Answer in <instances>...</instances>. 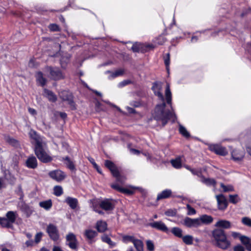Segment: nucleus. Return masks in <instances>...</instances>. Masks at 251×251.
<instances>
[{
	"instance_id": "57",
	"label": "nucleus",
	"mask_w": 251,
	"mask_h": 251,
	"mask_svg": "<svg viewBox=\"0 0 251 251\" xmlns=\"http://www.w3.org/2000/svg\"><path fill=\"white\" fill-rule=\"evenodd\" d=\"M234 251H245L244 248L241 245L235 246L233 248Z\"/></svg>"
},
{
	"instance_id": "33",
	"label": "nucleus",
	"mask_w": 251,
	"mask_h": 251,
	"mask_svg": "<svg viewBox=\"0 0 251 251\" xmlns=\"http://www.w3.org/2000/svg\"><path fill=\"white\" fill-rule=\"evenodd\" d=\"M4 176L5 179L10 184L12 185L15 184L16 181V178L14 175H13L10 172H8L7 173H5Z\"/></svg>"
},
{
	"instance_id": "22",
	"label": "nucleus",
	"mask_w": 251,
	"mask_h": 251,
	"mask_svg": "<svg viewBox=\"0 0 251 251\" xmlns=\"http://www.w3.org/2000/svg\"><path fill=\"white\" fill-rule=\"evenodd\" d=\"M70 208L72 209H75L78 204V201L77 199L71 197H67L64 201Z\"/></svg>"
},
{
	"instance_id": "48",
	"label": "nucleus",
	"mask_w": 251,
	"mask_h": 251,
	"mask_svg": "<svg viewBox=\"0 0 251 251\" xmlns=\"http://www.w3.org/2000/svg\"><path fill=\"white\" fill-rule=\"evenodd\" d=\"M147 249L149 251H153L154 250V246L153 242L151 240H147L146 241Z\"/></svg>"
},
{
	"instance_id": "7",
	"label": "nucleus",
	"mask_w": 251,
	"mask_h": 251,
	"mask_svg": "<svg viewBox=\"0 0 251 251\" xmlns=\"http://www.w3.org/2000/svg\"><path fill=\"white\" fill-rule=\"evenodd\" d=\"M66 245L68 246L71 249L77 251L78 248V242L75 235L69 232L66 236Z\"/></svg>"
},
{
	"instance_id": "59",
	"label": "nucleus",
	"mask_w": 251,
	"mask_h": 251,
	"mask_svg": "<svg viewBox=\"0 0 251 251\" xmlns=\"http://www.w3.org/2000/svg\"><path fill=\"white\" fill-rule=\"evenodd\" d=\"M69 36L74 40H77V36H78L77 34H75L74 32H70L69 33Z\"/></svg>"
},
{
	"instance_id": "23",
	"label": "nucleus",
	"mask_w": 251,
	"mask_h": 251,
	"mask_svg": "<svg viewBox=\"0 0 251 251\" xmlns=\"http://www.w3.org/2000/svg\"><path fill=\"white\" fill-rule=\"evenodd\" d=\"M198 220L200 223V226L202 224L209 225L213 221L212 216L206 214L201 215L200 218H198Z\"/></svg>"
},
{
	"instance_id": "2",
	"label": "nucleus",
	"mask_w": 251,
	"mask_h": 251,
	"mask_svg": "<svg viewBox=\"0 0 251 251\" xmlns=\"http://www.w3.org/2000/svg\"><path fill=\"white\" fill-rule=\"evenodd\" d=\"M212 237L216 247L223 250H226L230 246V242L227 240L223 229L219 228L214 229L212 231Z\"/></svg>"
},
{
	"instance_id": "49",
	"label": "nucleus",
	"mask_w": 251,
	"mask_h": 251,
	"mask_svg": "<svg viewBox=\"0 0 251 251\" xmlns=\"http://www.w3.org/2000/svg\"><path fill=\"white\" fill-rule=\"evenodd\" d=\"M242 223L249 227H251V219L247 217H243L242 219Z\"/></svg>"
},
{
	"instance_id": "38",
	"label": "nucleus",
	"mask_w": 251,
	"mask_h": 251,
	"mask_svg": "<svg viewBox=\"0 0 251 251\" xmlns=\"http://www.w3.org/2000/svg\"><path fill=\"white\" fill-rule=\"evenodd\" d=\"M171 163L172 165L176 169H180L182 167V164L180 158L172 159L171 161Z\"/></svg>"
},
{
	"instance_id": "29",
	"label": "nucleus",
	"mask_w": 251,
	"mask_h": 251,
	"mask_svg": "<svg viewBox=\"0 0 251 251\" xmlns=\"http://www.w3.org/2000/svg\"><path fill=\"white\" fill-rule=\"evenodd\" d=\"M201 182L208 186L215 187L216 181L213 178H205L203 176H201Z\"/></svg>"
},
{
	"instance_id": "45",
	"label": "nucleus",
	"mask_w": 251,
	"mask_h": 251,
	"mask_svg": "<svg viewBox=\"0 0 251 251\" xmlns=\"http://www.w3.org/2000/svg\"><path fill=\"white\" fill-rule=\"evenodd\" d=\"M165 215L169 217H175L176 214V209H169L165 212Z\"/></svg>"
},
{
	"instance_id": "1",
	"label": "nucleus",
	"mask_w": 251,
	"mask_h": 251,
	"mask_svg": "<svg viewBox=\"0 0 251 251\" xmlns=\"http://www.w3.org/2000/svg\"><path fill=\"white\" fill-rule=\"evenodd\" d=\"M157 82H154L152 87V90L154 91L155 95L162 101V103L156 105L154 112L152 113L153 118L156 121H160L162 125L164 126L167 124L169 120H171L172 123H175L176 120V116L174 110L172 107V93L170 88V85L167 84L165 90V96L166 103L169 106L170 108H167L166 104L164 101V98L162 93L158 91H156V89H159Z\"/></svg>"
},
{
	"instance_id": "8",
	"label": "nucleus",
	"mask_w": 251,
	"mask_h": 251,
	"mask_svg": "<svg viewBox=\"0 0 251 251\" xmlns=\"http://www.w3.org/2000/svg\"><path fill=\"white\" fill-rule=\"evenodd\" d=\"M46 232L52 241L55 242L59 240V232L56 225L53 224H49L47 226Z\"/></svg>"
},
{
	"instance_id": "21",
	"label": "nucleus",
	"mask_w": 251,
	"mask_h": 251,
	"mask_svg": "<svg viewBox=\"0 0 251 251\" xmlns=\"http://www.w3.org/2000/svg\"><path fill=\"white\" fill-rule=\"evenodd\" d=\"M231 223L226 220H219L215 224V226L220 229H229L231 227Z\"/></svg>"
},
{
	"instance_id": "53",
	"label": "nucleus",
	"mask_w": 251,
	"mask_h": 251,
	"mask_svg": "<svg viewBox=\"0 0 251 251\" xmlns=\"http://www.w3.org/2000/svg\"><path fill=\"white\" fill-rule=\"evenodd\" d=\"M141 45L138 44H134L131 47V50L133 52H139L141 51Z\"/></svg>"
},
{
	"instance_id": "40",
	"label": "nucleus",
	"mask_w": 251,
	"mask_h": 251,
	"mask_svg": "<svg viewBox=\"0 0 251 251\" xmlns=\"http://www.w3.org/2000/svg\"><path fill=\"white\" fill-rule=\"evenodd\" d=\"M63 193V189L60 186H55L53 188V194L57 197L60 196Z\"/></svg>"
},
{
	"instance_id": "30",
	"label": "nucleus",
	"mask_w": 251,
	"mask_h": 251,
	"mask_svg": "<svg viewBox=\"0 0 251 251\" xmlns=\"http://www.w3.org/2000/svg\"><path fill=\"white\" fill-rule=\"evenodd\" d=\"M39 206L47 211L49 210L52 206V202L51 199L47 201H40L39 203Z\"/></svg>"
},
{
	"instance_id": "62",
	"label": "nucleus",
	"mask_w": 251,
	"mask_h": 251,
	"mask_svg": "<svg viewBox=\"0 0 251 251\" xmlns=\"http://www.w3.org/2000/svg\"><path fill=\"white\" fill-rule=\"evenodd\" d=\"M114 73H115V76L118 77L119 76L122 75L124 73V71L121 70H119L116 71Z\"/></svg>"
},
{
	"instance_id": "60",
	"label": "nucleus",
	"mask_w": 251,
	"mask_h": 251,
	"mask_svg": "<svg viewBox=\"0 0 251 251\" xmlns=\"http://www.w3.org/2000/svg\"><path fill=\"white\" fill-rule=\"evenodd\" d=\"M105 74H110V76H109V79H112L116 77V76H115V73L114 72H112L110 71H107L105 73Z\"/></svg>"
},
{
	"instance_id": "39",
	"label": "nucleus",
	"mask_w": 251,
	"mask_h": 251,
	"mask_svg": "<svg viewBox=\"0 0 251 251\" xmlns=\"http://www.w3.org/2000/svg\"><path fill=\"white\" fill-rule=\"evenodd\" d=\"M179 131L181 134L186 138H188L190 136L189 133L185 127L181 125H179Z\"/></svg>"
},
{
	"instance_id": "27",
	"label": "nucleus",
	"mask_w": 251,
	"mask_h": 251,
	"mask_svg": "<svg viewBox=\"0 0 251 251\" xmlns=\"http://www.w3.org/2000/svg\"><path fill=\"white\" fill-rule=\"evenodd\" d=\"M97 235V232L92 229H86L84 232V236L90 241V243L93 241V239Z\"/></svg>"
},
{
	"instance_id": "52",
	"label": "nucleus",
	"mask_w": 251,
	"mask_h": 251,
	"mask_svg": "<svg viewBox=\"0 0 251 251\" xmlns=\"http://www.w3.org/2000/svg\"><path fill=\"white\" fill-rule=\"evenodd\" d=\"M16 193L20 196V200L21 201L23 200L24 197V194L22 190V186L21 185H19L18 186V190L16 191Z\"/></svg>"
},
{
	"instance_id": "41",
	"label": "nucleus",
	"mask_w": 251,
	"mask_h": 251,
	"mask_svg": "<svg viewBox=\"0 0 251 251\" xmlns=\"http://www.w3.org/2000/svg\"><path fill=\"white\" fill-rule=\"evenodd\" d=\"M221 187L223 188L224 192H231L234 191V187L231 185H225L224 183L220 184Z\"/></svg>"
},
{
	"instance_id": "50",
	"label": "nucleus",
	"mask_w": 251,
	"mask_h": 251,
	"mask_svg": "<svg viewBox=\"0 0 251 251\" xmlns=\"http://www.w3.org/2000/svg\"><path fill=\"white\" fill-rule=\"evenodd\" d=\"M186 208L188 210L187 215H193L196 213V211L195 209L191 206L189 204H187Z\"/></svg>"
},
{
	"instance_id": "63",
	"label": "nucleus",
	"mask_w": 251,
	"mask_h": 251,
	"mask_svg": "<svg viewBox=\"0 0 251 251\" xmlns=\"http://www.w3.org/2000/svg\"><path fill=\"white\" fill-rule=\"evenodd\" d=\"M59 114L60 117L63 119H65L67 117V115L65 112H60Z\"/></svg>"
},
{
	"instance_id": "6",
	"label": "nucleus",
	"mask_w": 251,
	"mask_h": 251,
	"mask_svg": "<svg viewBox=\"0 0 251 251\" xmlns=\"http://www.w3.org/2000/svg\"><path fill=\"white\" fill-rule=\"evenodd\" d=\"M59 97L62 101H67L72 110H75L76 106L72 94L67 91H62L59 93Z\"/></svg>"
},
{
	"instance_id": "42",
	"label": "nucleus",
	"mask_w": 251,
	"mask_h": 251,
	"mask_svg": "<svg viewBox=\"0 0 251 251\" xmlns=\"http://www.w3.org/2000/svg\"><path fill=\"white\" fill-rule=\"evenodd\" d=\"M239 200V199L237 195H230L229 196V201L232 203L236 204L238 202Z\"/></svg>"
},
{
	"instance_id": "10",
	"label": "nucleus",
	"mask_w": 251,
	"mask_h": 251,
	"mask_svg": "<svg viewBox=\"0 0 251 251\" xmlns=\"http://www.w3.org/2000/svg\"><path fill=\"white\" fill-rule=\"evenodd\" d=\"M30 137L34 141V149H37L44 146L45 143L43 137L39 135L35 131L31 130L29 133Z\"/></svg>"
},
{
	"instance_id": "16",
	"label": "nucleus",
	"mask_w": 251,
	"mask_h": 251,
	"mask_svg": "<svg viewBox=\"0 0 251 251\" xmlns=\"http://www.w3.org/2000/svg\"><path fill=\"white\" fill-rule=\"evenodd\" d=\"M183 225L188 227H198L200 226L198 218L192 219L188 217L184 218Z\"/></svg>"
},
{
	"instance_id": "31",
	"label": "nucleus",
	"mask_w": 251,
	"mask_h": 251,
	"mask_svg": "<svg viewBox=\"0 0 251 251\" xmlns=\"http://www.w3.org/2000/svg\"><path fill=\"white\" fill-rule=\"evenodd\" d=\"M101 241L105 243L108 244L110 248H113L116 246V243L113 242L110 238L106 234H103L101 237Z\"/></svg>"
},
{
	"instance_id": "51",
	"label": "nucleus",
	"mask_w": 251,
	"mask_h": 251,
	"mask_svg": "<svg viewBox=\"0 0 251 251\" xmlns=\"http://www.w3.org/2000/svg\"><path fill=\"white\" fill-rule=\"evenodd\" d=\"M132 83V81L129 79H126L121 82H120L118 84V87L120 88L123 87L125 86H126L128 84Z\"/></svg>"
},
{
	"instance_id": "14",
	"label": "nucleus",
	"mask_w": 251,
	"mask_h": 251,
	"mask_svg": "<svg viewBox=\"0 0 251 251\" xmlns=\"http://www.w3.org/2000/svg\"><path fill=\"white\" fill-rule=\"evenodd\" d=\"M18 207L26 215L27 217H29L33 211L32 208L26 204L23 200L18 203Z\"/></svg>"
},
{
	"instance_id": "58",
	"label": "nucleus",
	"mask_w": 251,
	"mask_h": 251,
	"mask_svg": "<svg viewBox=\"0 0 251 251\" xmlns=\"http://www.w3.org/2000/svg\"><path fill=\"white\" fill-rule=\"evenodd\" d=\"M126 109L128 112V113H129L130 114L136 113V111L132 107H130L129 106H126Z\"/></svg>"
},
{
	"instance_id": "24",
	"label": "nucleus",
	"mask_w": 251,
	"mask_h": 251,
	"mask_svg": "<svg viewBox=\"0 0 251 251\" xmlns=\"http://www.w3.org/2000/svg\"><path fill=\"white\" fill-rule=\"evenodd\" d=\"M172 191L170 189H165L157 195V201L169 198L172 196Z\"/></svg>"
},
{
	"instance_id": "44",
	"label": "nucleus",
	"mask_w": 251,
	"mask_h": 251,
	"mask_svg": "<svg viewBox=\"0 0 251 251\" xmlns=\"http://www.w3.org/2000/svg\"><path fill=\"white\" fill-rule=\"evenodd\" d=\"M48 27L51 31H59L60 30L59 26L55 24H50Z\"/></svg>"
},
{
	"instance_id": "19",
	"label": "nucleus",
	"mask_w": 251,
	"mask_h": 251,
	"mask_svg": "<svg viewBox=\"0 0 251 251\" xmlns=\"http://www.w3.org/2000/svg\"><path fill=\"white\" fill-rule=\"evenodd\" d=\"M25 166L29 169L36 168L38 166L36 158L33 155L29 156L25 161Z\"/></svg>"
},
{
	"instance_id": "26",
	"label": "nucleus",
	"mask_w": 251,
	"mask_h": 251,
	"mask_svg": "<svg viewBox=\"0 0 251 251\" xmlns=\"http://www.w3.org/2000/svg\"><path fill=\"white\" fill-rule=\"evenodd\" d=\"M111 187L114 189H115L120 192H122L124 194H126L129 195H132L133 193V191L132 190H129L127 188H124L121 187L118 184H113L111 185Z\"/></svg>"
},
{
	"instance_id": "54",
	"label": "nucleus",
	"mask_w": 251,
	"mask_h": 251,
	"mask_svg": "<svg viewBox=\"0 0 251 251\" xmlns=\"http://www.w3.org/2000/svg\"><path fill=\"white\" fill-rule=\"evenodd\" d=\"M43 236V233L42 232H38L35 237V242L36 243H38L41 240L42 237Z\"/></svg>"
},
{
	"instance_id": "18",
	"label": "nucleus",
	"mask_w": 251,
	"mask_h": 251,
	"mask_svg": "<svg viewBox=\"0 0 251 251\" xmlns=\"http://www.w3.org/2000/svg\"><path fill=\"white\" fill-rule=\"evenodd\" d=\"M231 158L235 162H239L243 159L245 152L243 151L235 149L231 152Z\"/></svg>"
},
{
	"instance_id": "46",
	"label": "nucleus",
	"mask_w": 251,
	"mask_h": 251,
	"mask_svg": "<svg viewBox=\"0 0 251 251\" xmlns=\"http://www.w3.org/2000/svg\"><path fill=\"white\" fill-rule=\"evenodd\" d=\"M170 57V53H168L166 54V57L164 59V63L166 65V70L168 72V74H169Z\"/></svg>"
},
{
	"instance_id": "28",
	"label": "nucleus",
	"mask_w": 251,
	"mask_h": 251,
	"mask_svg": "<svg viewBox=\"0 0 251 251\" xmlns=\"http://www.w3.org/2000/svg\"><path fill=\"white\" fill-rule=\"evenodd\" d=\"M44 95L49 100V101L54 102L57 100V97L51 91L47 89H44Z\"/></svg>"
},
{
	"instance_id": "36",
	"label": "nucleus",
	"mask_w": 251,
	"mask_h": 251,
	"mask_svg": "<svg viewBox=\"0 0 251 251\" xmlns=\"http://www.w3.org/2000/svg\"><path fill=\"white\" fill-rule=\"evenodd\" d=\"M132 243L136 251H143V243L140 240L135 239Z\"/></svg>"
},
{
	"instance_id": "11",
	"label": "nucleus",
	"mask_w": 251,
	"mask_h": 251,
	"mask_svg": "<svg viewBox=\"0 0 251 251\" xmlns=\"http://www.w3.org/2000/svg\"><path fill=\"white\" fill-rule=\"evenodd\" d=\"M99 205L102 210L108 212L113 210L115 204L112 199H105L99 201Z\"/></svg>"
},
{
	"instance_id": "37",
	"label": "nucleus",
	"mask_w": 251,
	"mask_h": 251,
	"mask_svg": "<svg viewBox=\"0 0 251 251\" xmlns=\"http://www.w3.org/2000/svg\"><path fill=\"white\" fill-rule=\"evenodd\" d=\"M172 233L176 237L181 238L183 236L182 230L177 227H174L171 230Z\"/></svg>"
},
{
	"instance_id": "43",
	"label": "nucleus",
	"mask_w": 251,
	"mask_h": 251,
	"mask_svg": "<svg viewBox=\"0 0 251 251\" xmlns=\"http://www.w3.org/2000/svg\"><path fill=\"white\" fill-rule=\"evenodd\" d=\"M129 104L134 107H140L143 106V103L141 100H132Z\"/></svg>"
},
{
	"instance_id": "47",
	"label": "nucleus",
	"mask_w": 251,
	"mask_h": 251,
	"mask_svg": "<svg viewBox=\"0 0 251 251\" xmlns=\"http://www.w3.org/2000/svg\"><path fill=\"white\" fill-rule=\"evenodd\" d=\"M135 239V237L133 236L125 235L123 237V241L126 243L129 242L133 243Z\"/></svg>"
},
{
	"instance_id": "13",
	"label": "nucleus",
	"mask_w": 251,
	"mask_h": 251,
	"mask_svg": "<svg viewBox=\"0 0 251 251\" xmlns=\"http://www.w3.org/2000/svg\"><path fill=\"white\" fill-rule=\"evenodd\" d=\"M147 226L164 232H168V228L162 221H154L149 223L147 225Z\"/></svg>"
},
{
	"instance_id": "61",
	"label": "nucleus",
	"mask_w": 251,
	"mask_h": 251,
	"mask_svg": "<svg viewBox=\"0 0 251 251\" xmlns=\"http://www.w3.org/2000/svg\"><path fill=\"white\" fill-rule=\"evenodd\" d=\"M28 111L29 113L32 115L34 116V115H36V114H37L36 111L32 108H30V107L28 108Z\"/></svg>"
},
{
	"instance_id": "25",
	"label": "nucleus",
	"mask_w": 251,
	"mask_h": 251,
	"mask_svg": "<svg viewBox=\"0 0 251 251\" xmlns=\"http://www.w3.org/2000/svg\"><path fill=\"white\" fill-rule=\"evenodd\" d=\"M96 227L98 232L102 233L107 230V225L106 222L100 220L97 221Z\"/></svg>"
},
{
	"instance_id": "55",
	"label": "nucleus",
	"mask_w": 251,
	"mask_h": 251,
	"mask_svg": "<svg viewBox=\"0 0 251 251\" xmlns=\"http://www.w3.org/2000/svg\"><path fill=\"white\" fill-rule=\"evenodd\" d=\"M7 141L9 144L13 146L17 147L19 145L18 142L13 138H9Z\"/></svg>"
},
{
	"instance_id": "35",
	"label": "nucleus",
	"mask_w": 251,
	"mask_h": 251,
	"mask_svg": "<svg viewBox=\"0 0 251 251\" xmlns=\"http://www.w3.org/2000/svg\"><path fill=\"white\" fill-rule=\"evenodd\" d=\"M184 244L187 245H191L193 244L194 238L192 235H186L181 238Z\"/></svg>"
},
{
	"instance_id": "32",
	"label": "nucleus",
	"mask_w": 251,
	"mask_h": 251,
	"mask_svg": "<svg viewBox=\"0 0 251 251\" xmlns=\"http://www.w3.org/2000/svg\"><path fill=\"white\" fill-rule=\"evenodd\" d=\"M240 239L241 242L246 246L247 250L251 251V242L250 239L245 236H241Z\"/></svg>"
},
{
	"instance_id": "15",
	"label": "nucleus",
	"mask_w": 251,
	"mask_h": 251,
	"mask_svg": "<svg viewBox=\"0 0 251 251\" xmlns=\"http://www.w3.org/2000/svg\"><path fill=\"white\" fill-rule=\"evenodd\" d=\"M218 209L221 210L226 209L228 205V202L226 197L223 194H220L216 196Z\"/></svg>"
},
{
	"instance_id": "9",
	"label": "nucleus",
	"mask_w": 251,
	"mask_h": 251,
	"mask_svg": "<svg viewBox=\"0 0 251 251\" xmlns=\"http://www.w3.org/2000/svg\"><path fill=\"white\" fill-rule=\"evenodd\" d=\"M47 70L49 71L51 79L54 80H58L64 78V75L58 67H47Z\"/></svg>"
},
{
	"instance_id": "17",
	"label": "nucleus",
	"mask_w": 251,
	"mask_h": 251,
	"mask_svg": "<svg viewBox=\"0 0 251 251\" xmlns=\"http://www.w3.org/2000/svg\"><path fill=\"white\" fill-rule=\"evenodd\" d=\"M210 149L217 154L220 155L225 156L227 154V151L226 148L219 145H211L210 146Z\"/></svg>"
},
{
	"instance_id": "5",
	"label": "nucleus",
	"mask_w": 251,
	"mask_h": 251,
	"mask_svg": "<svg viewBox=\"0 0 251 251\" xmlns=\"http://www.w3.org/2000/svg\"><path fill=\"white\" fill-rule=\"evenodd\" d=\"M34 150L38 159L42 163H48L53 160L52 157L45 151L44 146L37 149H34Z\"/></svg>"
},
{
	"instance_id": "3",
	"label": "nucleus",
	"mask_w": 251,
	"mask_h": 251,
	"mask_svg": "<svg viewBox=\"0 0 251 251\" xmlns=\"http://www.w3.org/2000/svg\"><path fill=\"white\" fill-rule=\"evenodd\" d=\"M17 217L16 211H9L6 213L5 217H0V225L2 227L11 228L15 223Z\"/></svg>"
},
{
	"instance_id": "34",
	"label": "nucleus",
	"mask_w": 251,
	"mask_h": 251,
	"mask_svg": "<svg viewBox=\"0 0 251 251\" xmlns=\"http://www.w3.org/2000/svg\"><path fill=\"white\" fill-rule=\"evenodd\" d=\"M36 80L41 86H44L47 82V79L43 77V74L41 72H38L36 75Z\"/></svg>"
},
{
	"instance_id": "56",
	"label": "nucleus",
	"mask_w": 251,
	"mask_h": 251,
	"mask_svg": "<svg viewBox=\"0 0 251 251\" xmlns=\"http://www.w3.org/2000/svg\"><path fill=\"white\" fill-rule=\"evenodd\" d=\"M92 207L93 210L95 212H96L99 209L101 208L100 207L99 202L97 203L96 202H93L92 205Z\"/></svg>"
},
{
	"instance_id": "64",
	"label": "nucleus",
	"mask_w": 251,
	"mask_h": 251,
	"mask_svg": "<svg viewBox=\"0 0 251 251\" xmlns=\"http://www.w3.org/2000/svg\"><path fill=\"white\" fill-rule=\"evenodd\" d=\"M52 251H63L62 250V249L60 247L57 246H54L53 247Z\"/></svg>"
},
{
	"instance_id": "12",
	"label": "nucleus",
	"mask_w": 251,
	"mask_h": 251,
	"mask_svg": "<svg viewBox=\"0 0 251 251\" xmlns=\"http://www.w3.org/2000/svg\"><path fill=\"white\" fill-rule=\"evenodd\" d=\"M49 176L52 179L57 182L62 181L66 176L65 173L60 170H55L50 171L49 173Z\"/></svg>"
},
{
	"instance_id": "20",
	"label": "nucleus",
	"mask_w": 251,
	"mask_h": 251,
	"mask_svg": "<svg viewBox=\"0 0 251 251\" xmlns=\"http://www.w3.org/2000/svg\"><path fill=\"white\" fill-rule=\"evenodd\" d=\"M60 161L64 162L66 167L70 170L71 171H75L76 168L74 162L71 160L70 158L67 156L65 157H62Z\"/></svg>"
},
{
	"instance_id": "4",
	"label": "nucleus",
	"mask_w": 251,
	"mask_h": 251,
	"mask_svg": "<svg viewBox=\"0 0 251 251\" xmlns=\"http://www.w3.org/2000/svg\"><path fill=\"white\" fill-rule=\"evenodd\" d=\"M104 165L110 171L112 175L116 178L118 181L121 183H123L125 181V177L120 175L117 167L113 162L106 160L105 161Z\"/></svg>"
}]
</instances>
